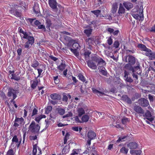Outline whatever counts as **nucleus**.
Listing matches in <instances>:
<instances>
[{
	"label": "nucleus",
	"mask_w": 155,
	"mask_h": 155,
	"mask_svg": "<svg viewBox=\"0 0 155 155\" xmlns=\"http://www.w3.org/2000/svg\"><path fill=\"white\" fill-rule=\"evenodd\" d=\"M22 32L23 35H21V38L27 39L28 40V41L24 45V48L28 49L34 43V38L33 37L29 36L27 32L23 31Z\"/></svg>",
	"instance_id": "obj_1"
},
{
	"label": "nucleus",
	"mask_w": 155,
	"mask_h": 155,
	"mask_svg": "<svg viewBox=\"0 0 155 155\" xmlns=\"http://www.w3.org/2000/svg\"><path fill=\"white\" fill-rule=\"evenodd\" d=\"M40 129V126L36 124L34 121H32L29 127V130L35 134H38Z\"/></svg>",
	"instance_id": "obj_2"
},
{
	"label": "nucleus",
	"mask_w": 155,
	"mask_h": 155,
	"mask_svg": "<svg viewBox=\"0 0 155 155\" xmlns=\"http://www.w3.org/2000/svg\"><path fill=\"white\" fill-rule=\"evenodd\" d=\"M91 58L92 61L97 62L98 63L97 65L99 66L101 65L104 66L106 64L105 61L96 54H94L92 55L91 57Z\"/></svg>",
	"instance_id": "obj_3"
},
{
	"label": "nucleus",
	"mask_w": 155,
	"mask_h": 155,
	"mask_svg": "<svg viewBox=\"0 0 155 155\" xmlns=\"http://www.w3.org/2000/svg\"><path fill=\"white\" fill-rule=\"evenodd\" d=\"M86 106L84 104H79L77 108V112L79 117H81L85 113Z\"/></svg>",
	"instance_id": "obj_4"
},
{
	"label": "nucleus",
	"mask_w": 155,
	"mask_h": 155,
	"mask_svg": "<svg viewBox=\"0 0 155 155\" xmlns=\"http://www.w3.org/2000/svg\"><path fill=\"white\" fill-rule=\"evenodd\" d=\"M41 149L37 146V143L33 145L32 155H41Z\"/></svg>",
	"instance_id": "obj_5"
},
{
	"label": "nucleus",
	"mask_w": 155,
	"mask_h": 155,
	"mask_svg": "<svg viewBox=\"0 0 155 155\" xmlns=\"http://www.w3.org/2000/svg\"><path fill=\"white\" fill-rule=\"evenodd\" d=\"M17 91L12 89H9L8 93V96L13 100L15 99L17 97Z\"/></svg>",
	"instance_id": "obj_6"
},
{
	"label": "nucleus",
	"mask_w": 155,
	"mask_h": 155,
	"mask_svg": "<svg viewBox=\"0 0 155 155\" xmlns=\"http://www.w3.org/2000/svg\"><path fill=\"white\" fill-rule=\"evenodd\" d=\"M12 141L11 147H13L15 146H16L18 147H19L21 143V140H18L16 136H15L13 137Z\"/></svg>",
	"instance_id": "obj_7"
},
{
	"label": "nucleus",
	"mask_w": 155,
	"mask_h": 155,
	"mask_svg": "<svg viewBox=\"0 0 155 155\" xmlns=\"http://www.w3.org/2000/svg\"><path fill=\"white\" fill-rule=\"evenodd\" d=\"M129 64H127L126 65L125 67L127 68L128 69L129 67H130V64H134L135 63V58L134 57L132 56H129L128 59Z\"/></svg>",
	"instance_id": "obj_8"
},
{
	"label": "nucleus",
	"mask_w": 155,
	"mask_h": 155,
	"mask_svg": "<svg viewBox=\"0 0 155 155\" xmlns=\"http://www.w3.org/2000/svg\"><path fill=\"white\" fill-rule=\"evenodd\" d=\"M138 102L140 105L143 107L147 106L149 104L148 100L144 98L139 100Z\"/></svg>",
	"instance_id": "obj_9"
},
{
	"label": "nucleus",
	"mask_w": 155,
	"mask_h": 155,
	"mask_svg": "<svg viewBox=\"0 0 155 155\" xmlns=\"http://www.w3.org/2000/svg\"><path fill=\"white\" fill-rule=\"evenodd\" d=\"M144 116L145 117V118L144 119V120L147 119L150 122H152L153 120V118L150 112L149 111L147 110V111L145 114Z\"/></svg>",
	"instance_id": "obj_10"
},
{
	"label": "nucleus",
	"mask_w": 155,
	"mask_h": 155,
	"mask_svg": "<svg viewBox=\"0 0 155 155\" xmlns=\"http://www.w3.org/2000/svg\"><path fill=\"white\" fill-rule=\"evenodd\" d=\"M139 14L140 15L133 13L132 14V15L134 18L136 19H138L139 20H143V11L140 13Z\"/></svg>",
	"instance_id": "obj_11"
},
{
	"label": "nucleus",
	"mask_w": 155,
	"mask_h": 155,
	"mask_svg": "<svg viewBox=\"0 0 155 155\" xmlns=\"http://www.w3.org/2000/svg\"><path fill=\"white\" fill-rule=\"evenodd\" d=\"M127 146L131 150L135 149L138 147V145L135 142H130L127 144Z\"/></svg>",
	"instance_id": "obj_12"
},
{
	"label": "nucleus",
	"mask_w": 155,
	"mask_h": 155,
	"mask_svg": "<svg viewBox=\"0 0 155 155\" xmlns=\"http://www.w3.org/2000/svg\"><path fill=\"white\" fill-rule=\"evenodd\" d=\"M93 61L91 60H88L87 61V63L88 66L93 69H95L97 68V65L96 64L93 63Z\"/></svg>",
	"instance_id": "obj_13"
},
{
	"label": "nucleus",
	"mask_w": 155,
	"mask_h": 155,
	"mask_svg": "<svg viewBox=\"0 0 155 155\" xmlns=\"http://www.w3.org/2000/svg\"><path fill=\"white\" fill-rule=\"evenodd\" d=\"M134 110L138 114H143L144 113V111L139 106L134 107Z\"/></svg>",
	"instance_id": "obj_14"
},
{
	"label": "nucleus",
	"mask_w": 155,
	"mask_h": 155,
	"mask_svg": "<svg viewBox=\"0 0 155 155\" xmlns=\"http://www.w3.org/2000/svg\"><path fill=\"white\" fill-rule=\"evenodd\" d=\"M48 1L50 6L53 9L56 8L57 7L56 0H48Z\"/></svg>",
	"instance_id": "obj_15"
},
{
	"label": "nucleus",
	"mask_w": 155,
	"mask_h": 155,
	"mask_svg": "<svg viewBox=\"0 0 155 155\" xmlns=\"http://www.w3.org/2000/svg\"><path fill=\"white\" fill-rule=\"evenodd\" d=\"M87 137L89 139H94L96 137V134L93 131H89L87 133Z\"/></svg>",
	"instance_id": "obj_16"
},
{
	"label": "nucleus",
	"mask_w": 155,
	"mask_h": 155,
	"mask_svg": "<svg viewBox=\"0 0 155 155\" xmlns=\"http://www.w3.org/2000/svg\"><path fill=\"white\" fill-rule=\"evenodd\" d=\"M50 96L51 98L54 100H59L61 99L60 95L56 93L51 94Z\"/></svg>",
	"instance_id": "obj_17"
},
{
	"label": "nucleus",
	"mask_w": 155,
	"mask_h": 155,
	"mask_svg": "<svg viewBox=\"0 0 155 155\" xmlns=\"http://www.w3.org/2000/svg\"><path fill=\"white\" fill-rule=\"evenodd\" d=\"M123 5L125 8L128 10L133 7V4L130 2H124L123 3Z\"/></svg>",
	"instance_id": "obj_18"
},
{
	"label": "nucleus",
	"mask_w": 155,
	"mask_h": 155,
	"mask_svg": "<svg viewBox=\"0 0 155 155\" xmlns=\"http://www.w3.org/2000/svg\"><path fill=\"white\" fill-rule=\"evenodd\" d=\"M89 119V116L88 115H83L81 118V123L86 122Z\"/></svg>",
	"instance_id": "obj_19"
},
{
	"label": "nucleus",
	"mask_w": 155,
	"mask_h": 155,
	"mask_svg": "<svg viewBox=\"0 0 155 155\" xmlns=\"http://www.w3.org/2000/svg\"><path fill=\"white\" fill-rule=\"evenodd\" d=\"M125 9L123 6L121 4H120L119 7L118 11V13L119 14H122L124 13L125 12Z\"/></svg>",
	"instance_id": "obj_20"
},
{
	"label": "nucleus",
	"mask_w": 155,
	"mask_h": 155,
	"mask_svg": "<svg viewBox=\"0 0 155 155\" xmlns=\"http://www.w3.org/2000/svg\"><path fill=\"white\" fill-rule=\"evenodd\" d=\"M104 66L101 65L98 67V69L100 70V72L103 75L105 76L107 74V72L105 70V69L104 68Z\"/></svg>",
	"instance_id": "obj_21"
},
{
	"label": "nucleus",
	"mask_w": 155,
	"mask_h": 155,
	"mask_svg": "<svg viewBox=\"0 0 155 155\" xmlns=\"http://www.w3.org/2000/svg\"><path fill=\"white\" fill-rule=\"evenodd\" d=\"M130 152L133 155H140L141 153V151L140 150H131L130 151Z\"/></svg>",
	"instance_id": "obj_22"
},
{
	"label": "nucleus",
	"mask_w": 155,
	"mask_h": 155,
	"mask_svg": "<svg viewBox=\"0 0 155 155\" xmlns=\"http://www.w3.org/2000/svg\"><path fill=\"white\" fill-rule=\"evenodd\" d=\"M33 10L35 13L38 14L39 13V9L38 5V4L35 3L34 4V5L33 8Z\"/></svg>",
	"instance_id": "obj_23"
},
{
	"label": "nucleus",
	"mask_w": 155,
	"mask_h": 155,
	"mask_svg": "<svg viewBox=\"0 0 155 155\" xmlns=\"http://www.w3.org/2000/svg\"><path fill=\"white\" fill-rule=\"evenodd\" d=\"M117 5L116 3H114L112 5V7L111 9L112 12L114 14L115 13L117 10Z\"/></svg>",
	"instance_id": "obj_24"
},
{
	"label": "nucleus",
	"mask_w": 155,
	"mask_h": 155,
	"mask_svg": "<svg viewBox=\"0 0 155 155\" xmlns=\"http://www.w3.org/2000/svg\"><path fill=\"white\" fill-rule=\"evenodd\" d=\"M92 90L94 94H97L98 96H101L104 94L103 92L99 91L94 88H92Z\"/></svg>",
	"instance_id": "obj_25"
},
{
	"label": "nucleus",
	"mask_w": 155,
	"mask_h": 155,
	"mask_svg": "<svg viewBox=\"0 0 155 155\" xmlns=\"http://www.w3.org/2000/svg\"><path fill=\"white\" fill-rule=\"evenodd\" d=\"M94 38L93 37H91L86 39L85 41L87 44L89 45L92 44L94 41Z\"/></svg>",
	"instance_id": "obj_26"
},
{
	"label": "nucleus",
	"mask_w": 155,
	"mask_h": 155,
	"mask_svg": "<svg viewBox=\"0 0 155 155\" xmlns=\"http://www.w3.org/2000/svg\"><path fill=\"white\" fill-rule=\"evenodd\" d=\"M92 31V29H85L84 31V32L89 37L91 34Z\"/></svg>",
	"instance_id": "obj_27"
},
{
	"label": "nucleus",
	"mask_w": 155,
	"mask_h": 155,
	"mask_svg": "<svg viewBox=\"0 0 155 155\" xmlns=\"http://www.w3.org/2000/svg\"><path fill=\"white\" fill-rule=\"evenodd\" d=\"M128 69L131 70L133 72H136V71L137 70H140V68L139 66H137L136 67H135L134 68L132 67L131 66H130V67L128 68Z\"/></svg>",
	"instance_id": "obj_28"
},
{
	"label": "nucleus",
	"mask_w": 155,
	"mask_h": 155,
	"mask_svg": "<svg viewBox=\"0 0 155 155\" xmlns=\"http://www.w3.org/2000/svg\"><path fill=\"white\" fill-rule=\"evenodd\" d=\"M37 134H35V136H31L30 137V139L31 140H34V141L33 142V145L34 144L35 145L36 143L37 144L38 142L36 140L37 138Z\"/></svg>",
	"instance_id": "obj_29"
},
{
	"label": "nucleus",
	"mask_w": 155,
	"mask_h": 155,
	"mask_svg": "<svg viewBox=\"0 0 155 155\" xmlns=\"http://www.w3.org/2000/svg\"><path fill=\"white\" fill-rule=\"evenodd\" d=\"M31 87L33 88H35L37 85L38 81L37 80H35L34 81H31Z\"/></svg>",
	"instance_id": "obj_30"
},
{
	"label": "nucleus",
	"mask_w": 155,
	"mask_h": 155,
	"mask_svg": "<svg viewBox=\"0 0 155 155\" xmlns=\"http://www.w3.org/2000/svg\"><path fill=\"white\" fill-rule=\"evenodd\" d=\"M128 149L126 148L125 147H123L120 150V152H121L125 154H127L128 153Z\"/></svg>",
	"instance_id": "obj_31"
},
{
	"label": "nucleus",
	"mask_w": 155,
	"mask_h": 155,
	"mask_svg": "<svg viewBox=\"0 0 155 155\" xmlns=\"http://www.w3.org/2000/svg\"><path fill=\"white\" fill-rule=\"evenodd\" d=\"M46 117V116L44 115H41L40 116H39L37 117L35 119V120L39 123V121L43 118H45Z\"/></svg>",
	"instance_id": "obj_32"
},
{
	"label": "nucleus",
	"mask_w": 155,
	"mask_h": 155,
	"mask_svg": "<svg viewBox=\"0 0 155 155\" xmlns=\"http://www.w3.org/2000/svg\"><path fill=\"white\" fill-rule=\"evenodd\" d=\"M15 121L18 123L19 124H21L23 123L24 119L22 117L16 118L15 119Z\"/></svg>",
	"instance_id": "obj_33"
},
{
	"label": "nucleus",
	"mask_w": 155,
	"mask_h": 155,
	"mask_svg": "<svg viewBox=\"0 0 155 155\" xmlns=\"http://www.w3.org/2000/svg\"><path fill=\"white\" fill-rule=\"evenodd\" d=\"M73 49H78L80 48V45L77 42H74L72 45Z\"/></svg>",
	"instance_id": "obj_34"
},
{
	"label": "nucleus",
	"mask_w": 155,
	"mask_h": 155,
	"mask_svg": "<svg viewBox=\"0 0 155 155\" xmlns=\"http://www.w3.org/2000/svg\"><path fill=\"white\" fill-rule=\"evenodd\" d=\"M151 52L152 51L150 49L147 48L144 51V54H145L146 55L149 57V55H150V53H151Z\"/></svg>",
	"instance_id": "obj_35"
},
{
	"label": "nucleus",
	"mask_w": 155,
	"mask_h": 155,
	"mask_svg": "<svg viewBox=\"0 0 155 155\" xmlns=\"http://www.w3.org/2000/svg\"><path fill=\"white\" fill-rule=\"evenodd\" d=\"M52 107L51 106H48L45 109V113L49 114L52 110Z\"/></svg>",
	"instance_id": "obj_36"
},
{
	"label": "nucleus",
	"mask_w": 155,
	"mask_h": 155,
	"mask_svg": "<svg viewBox=\"0 0 155 155\" xmlns=\"http://www.w3.org/2000/svg\"><path fill=\"white\" fill-rule=\"evenodd\" d=\"M10 73L12 74V77L11 78L12 79H14L15 80L18 81L20 79V78L18 77H16L15 75L13 74V72L12 71H10Z\"/></svg>",
	"instance_id": "obj_37"
},
{
	"label": "nucleus",
	"mask_w": 155,
	"mask_h": 155,
	"mask_svg": "<svg viewBox=\"0 0 155 155\" xmlns=\"http://www.w3.org/2000/svg\"><path fill=\"white\" fill-rule=\"evenodd\" d=\"M70 49L75 56H78L79 55V54L77 51V49H73L72 48H70Z\"/></svg>",
	"instance_id": "obj_38"
},
{
	"label": "nucleus",
	"mask_w": 155,
	"mask_h": 155,
	"mask_svg": "<svg viewBox=\"0 0 155 155\" xmlns=\"http://www.w3.org/2000/svg\"><path fill=\"white\" fill-rule=\"evenodd\" d=\"M65 64L61 63L60 65L58 66V68L61 71H62L65 68Z\"/></svg>",
	"instance_id": "obj_39"
},
{
	"label": "nucleus",
	"mask_w": 155,
	"mask_h": 155,
	"mask_svg": "<svg viewBox=\"0 0 155 155\" xmlns=\"http://www.w3.org/2000/svg\"><path fill=\"white\" fill-rule=\"evenodd\" d=\"M69 150L68 147L67 146H66L63 149L62 152L64 154H66L69 152Z\"/></svg>",
	"instance_id": "obj_40"
},
{
	"label": "nucleus",
	"mask_w": 155,
	"mask_h": 155,
	"mask_svg": "<svg viewBox=\"0 0 155 155\" xmlns=\"http://www.w3.org/2000/svg\"><path fill=\"white\" fill-rule=\"evenodd\" d=\"M79 152L78 149H74L72 150V153L70 155H78Z\"/></svg>",
	"instance_id": "obj_41"
},
{
	"label": "nucleus",
	"mask_w": 155,
	"mask_h": 155,
	"mask_svg": "<svg viewBox=\"0 0 155 155\" xmlns=\"http://www.w3.org/2000/svg\"><path fill=\"white\" fill-rule=\"evenodd\" d=\"M149 58L151 60H153L155 59V53L152 51L149 57Z\"/></svg>",
	"instance_id": "obj_42"
},
{
	"label": "nucleus",
	"mask_w": 155,
	"mask_h": 155,
	"mask_svg": "<svg viewBox=\"0 0 155 155\" xmlns=\"http://www.w3.org/2000/svg\"><path fill=\"white\" fill-rule=\"evenodd\" d=\"M57 110L58 113L61 115H62L65 113V110L61 108H58Z\"/></svg>",
	"instance_id": "obj_43"
},
{
	"label": "nucleus",
	"mask_w": 155,
	"mask_h": 155,
	"mask_svg": "<svg viewBox=\"0 0 155 155\" xmlns=\"http://www.w3.org/2000/svg\"><path fill=\"white\" fill-rule=\"evenodd\" d=\"M138 47L139 48H140L142 50H143L144 51L148 48H147L144 45L141 44L138 45Z\"/></svg>",
	"instance_id": "obj_44"
},
{
	"label": "nucleus",
	"mask_w": 155,
	"mask_h": 155,
	"mask_svg": "<svg viewBox=\"0 0 155 155\" xmlns=\"http://www.w3.org/2000/svg\"><path fill=\"white\" fill-rule=\"evenodd\" d=\"M91 54V52L89 51H86L84 53V56L86 60H87L89 58V55Z\"/></svg>",
	"instance_id": "obj_45"
},
{
	"label": "nucleus",
	"mask_w": 155,
	"mask_h": 155,
	"mask_svg": "<svg viewBox=\"0 0 155 155\" xmlns=\"http://www.w3.org/2000/svg\"><path fill=\"white\" fill-rule=\"evenodd\" d=\"M91 12L95 15L97 17H98L101 13V11L100 10H96L92 11Z\"/></svg>",
	"instance_id": "obj_46"
},
{
	"label": "nucleus",
	"mask_w": 155,
	"mask_h": 155,
	"mask_svg": "<svg viewBox=\"0 0 155 155\" xmlns=\"http://www.w3.org/2000/svg\"><path fill=\"white\" fill-rule=\"evenodd\" d=\"M38 65V62L37 61H35L33 62L31 66L34 68H36L37 67Z\"/></svg>",
	"instance_id": "obj_47"
},
{
	"label": "nucleus",
	"mask_w": 155,
	"mask_h": 155,
	"mask_svg": "<svg viewBox=\"0 0 155 155\" xmlns=\"http://www.w3.org/2000/svg\"><path fill=\"white\" fill-rule=\"evenodd\" d=\"M78 77L79 79L83 82H85V78L84 76L81 74H79L78 75Z\"/></svg>",
	"instance_id": "obj_48"
},
{
	"label": "nucleus",
	"mask_w": 155,
	"mask_h": 155,
	"mask_svg": "<svg viewBox=\"0 0 155 155\" xmlns=\"http://www.w3.org/2000/svg\"><path fill=\"white\" fill-rule=\"evenodd\" d=\"M53 79L54 81V82L56 84H58L59 83V80L58 78V76H57L56 77H53Z\"/></svg>",
	"instance_id": "obj_49"
},
{
	"label": "nucleus",
	"mask_w": 155,
	"mask_h": 155,
	"mask_svg": "<svg viewBox=\"0 0 155 155\" xmlns=\"http://www.w3.org/2000/svg\"><path fill=\"white\" fill-rule=\"evenodd\" d=\"M126 137L125 136L124 137H119V139L117 140V142H120L124 141L123 140Z\"/></svg>",
	"instance_id": "obj_50"
},
{
	"label": "nucleus",
	"mask_w": 155,
	"mask_h": 155,
	"mask_svg": "<svg viewBox=\"0 0 155 155\" xmlns=\"http://www.w3.org/2000/svg\"><path fill=\"white\" fill-rule=\"evenodd\" d=\"M114 47H115L116 48H118L119 46V43L117 41H115L114 42Z\"/></svg>",
	"instance_id": "obj_51"
},
{
	"label": "nucleus",
	"mask_w": 155,
	"mask_h": 155,
	"mask_svg": "<svg viewBox=\"0 0 155 155\" xmlns=\"http://www.w3.org/2000/svg\"><path fill=\"white\" fill-rule=\"evenodd\" d=\"M7 155H14L13 150L12 149L9 150L7 153Z\"/></svg>",
	"instance_id": "obj_52"
},
{
	"label": "nucleus",
	"mask_w": 155,
	"mask_h": 155,
	"mask_svg": "<svg viewBox=\"0 0 155 155\" xmlns=\"http://www.w3.org/2000/svg\"><path fill=\"white\" fill-rule=\"evenodd\" d=\"M107 42L109 45H111L112 43V40L111 37H109L107 40Z\"/></svg>",
	"instance_id": "obj_53"
},
{
	"label": "nucleus",
	"mask_w": 155,
	"mask_h": 155,
	"mask_svg": "<svg viewBox=\"0 0 155 155\" xmlns=\"http://www.w3.org/2000/svg\"><path fill=\"white\" fill-rule=\"evenodd\" d=\"M68 100V97L66 95H64L63 96L62 101H64L67 102Z\"/></svg>",
	"instance_id": "obj_54"
},
{
	"label": "nucleus",
	"mask_w": 155,
	"mask_h": 155,
	"mask_svg": "<svg viewBox=\"0 0 155 155\" xmlns=\"http://www.w3.org/2000/svg\"><path fill=\"white\" fill-rule=\"evenodd\" d=\"M78 117V116L75 117H74L75 120L77 122L81 123V121L79 120Z\"/></svg>",
	"instance_id": "obj_55"
},
{
	"label": "nucleus",
	"mask_w": 155,
	"mask_h": 155,
	"mask_svg": "<svg viewBox=\"0 0 155 155\" xmlns=\"http://www.w3.org/2000/svg\"><path fill=\"white\" fill-rule=\"evenodd\" d=\"M126 81L129 82H132L133 81V80L130 78L128 77H127L126 78Z\"/></svg>",
	"instance_id": "obj_56"
},
{
	"label": "nucleus",
	"mask_w": 155,
	"mask_h": 155,
	"mask_svg": "<svg viewBox=\"0 0 155 155\" xmlns=\"http://www.w3.org/2000/svg\"><path fill=\"white\" fill-rule=\"evenodd\" d=\"M37 111H38L36 108H34L33 110L32 113V116H33L35 115L36 114H37Z\"/></svg>",
	"instance_id": "obj_57"
},
{
	"label": "nucleus",
	"mask_w": 155,
	"mask_h": 155,
	"mask_svg": "<svg viewBox=\"0 0 155 155\" xmlns=\"http://www.w3.org/2000/svg\"><path fill=\"white\" fill-rule=\"evenodd\" d=\"M128 121V119L127 118H124L122 120V122L123 124H125Z\"/></svg>",
	"instance_id": "obj_58"
},
{
	"label": "nucleus",
	"mask_w": 155,
	"mask_h": 155,
	"mask_svg": "<svg viewBox=\"0 0 155 155\" xmlns=\"http://www.w3.org/2000/svg\"><path fill=\"white\" fill-rule=\"evenodd\" d=\"M72 129L75 131H78L79 130V128L78 127H72Z\"/></svg>",
	"instance_id": "obj_59"
},
{
	"label": "nucleus",
	"mask_w": 155,
	"mask_h": 155,
	"mask_svg": "<svg viewBox=\"0 0 155 155\" xmlns=\"http://www.w3.org/2000/svg\"><path fill=\"white\" fill-rule=\"evenodd\" d=\"M37 70L38 71V76L37 77V78H38V77H39L40 76V75L42 71V70L41 69H38Z\"/></svg>",
	"instance_id": "obj_60"
},
{
	"label": "nucleus",
	"mask_w": 155,
	"mask_h": 155,
	"mask_svg": "<svg viewBox=\"0 0 155 155\" xmlns=\"http://www.w3.org/2000/svg\"><path fill=\"white\" fill-rule=\"evenodd\" d=\"M97 114L99 116V117L101 118H104L103 117H101V116L103 115V116L104 115V113L102 112H97Z\"/></svg>",
	"instance_id": "obj_61"
},
{
	"label": "nucleus",
	"mask_w": 155,
	"mask_h": 155,
	"mask_svg": "<svg viewBox=\"0 0 155 155\" xmlns=\"http://www.w3.org/2000/svg\"><path fill=\"white\" fill-rule=\"evenodd\" d=\"M108 31L111 34L112 33H113L114 31V30L113 29L111 28H108L107 29Z\"/></svg>",
	"instance_id": "obj_62"
},
{
	"label": "nucleus",
	"mask_w": 155,
	"mask_h": 155,
	"mask_svg": "<svg viewBox=\"0 0 155 155\" xmlns=\"http://www.w3.org/2000/svg\"><path fill=\"white\" fill-rule=\"evenodd\" d=\"M148 97L150 101H153V96L149 94L148 95Z\"/></svg>",
	"instance_id": "obj_63"
},
{
	"label": "nucleus",
	"mask_w": 155,
	"mask_h": 155,
	"mask_svg": "<svg viewBox=\"0 0 155 155\" xmlns=\"http://www.w3.org/2000/svg\"><path fill=\"white\" fill-rule=\"evenodd\" d=\"M22 50L21 49L19 48L17 50V52L18 53V54L19 55H21V53Z\"/></svg>",
	"instance_id": "obj_64"
}]
</instances>
